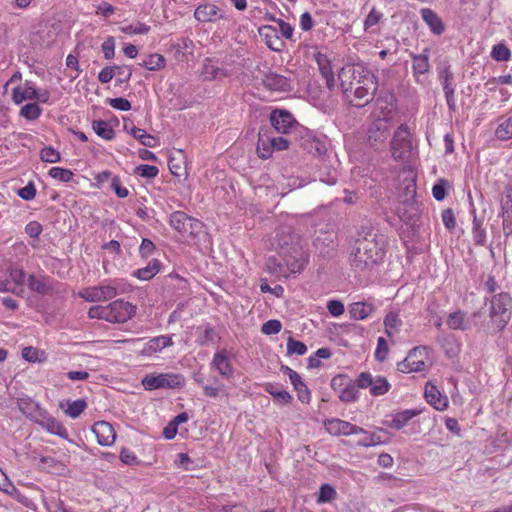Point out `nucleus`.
I'll use <instances>...</instances> for the list:
<instances>
[{
  "label": "nucleus",
  "mask_w": 512,
  "mask_h": 512,
  "mask_svg": "<svg viewBox=\"0 0 512 512\" xmlns=\"http://www.w3.org/2000/svg\"><path fill=\"white\" fill-rule=\"evenodd\" d=\"M35 96H37V89L29 81L12 90V99L15 104H20L25 100H34Z\"/></svg>",
  "instance_id": "32"
},
{
  "label": "nucleus",
  "mask_w": 512,
  "mask_h": 512,
  "mask_svg": "<svg viewBox=\"0 0 512 512\" xmlns=\"http://www.w3.org/2000/svg\"><path fill=\"white\" fill-rule=\"evenodd\" d=\"M388 352L389 348L386 339L384 337H379L377 339V347L374 353L376 360L383 362L387 358Z\"/></svg>",
  "instance_id": "60"
},
{
  "label": "nucleus",
  "mask_w": 512,
  "mask_h": 512,
  "mask_svg": "<svg viewBox=\"0 0 512 512\" xmlns=\"http://www.w3.org/2000/svg\"><path fill=\"white\" fill-rule=\"evenodd\" d=\"M202 75L205 80H213L219 77H223L226 74L223 69L212 64L211 61H207L203 66Z\"/></svg>",
  "instance_id": "50"
},
{
  "label": "nucleus",
  "mask_w": 512,
  "mask_h": 512,
  "mask_svg": "<svg viewBox=\"0 0 512 512\" xmlns=\"http://www.w3.org/2000/svg\"><path fill=\"white\" fill-rule=\"evenodd\" d=\"M412 132L407 123L400 124L390 141L391 156L395 161H407L413 150Z\"/></svg>",
  "instance_id": "6"
},
{
  "label": "nucleus",
  "mask_w": 512,
  "mask_h": 512,
  "mask_svg": "<svg viewBox=\"0 0 512 512\" xmlns=\"http://www.w3.org/2000/svg\"><path fill=\"white\" fill-rule=\"evenodd\" d=\"M383 324L385 328V334L389 338H392L400 331L403 322L397 312L390 311L385 315Z\"/></svg>",
  "instance_id": "36"
},
{
  "label": "nucleus",
  "mask_w": 512,
  "mask_h": 512,
  "mask_svg": "<svg viewBox=\"0 0 512 512\" xmlns=\"http://www.w3.org/2000/svg\"><path fill=\"white\" fill-rule=\"evenodd\" d=\"M412 58V70L415 76L416 82L420 83V76L430 71L429 63V49H424L421 54L411 53Z\"/></svg>",
  "instance_id": "24"
},
{
  "label": "nucleus",
  "mask_w": 512,
  "mask_h": 512,
  "mask_svg": "<svg viewBox=\"0 0 512 512\" xmlns=\"http://www.w3.org/2000/svg\"><path fill=\"white\" fill-rule=\"evenodd\" d=\"M290 382L297 392L298 399L302 403H309L311 400V392L307 385L302 381L301 376L298 373L290 374Z\"/></svg>",
  "instance_id": "37"
},
{
  "label": "nucleus",
  "mask_w": 512,
  "mask_h": 512,
  "mask_svg": "<svg viewBox=\"0 0 512 512\" xmlns=\"http://www.w3.org/2000/svg\"><path fill=\"white\" fill-rule=\"evenodd\" d=\"M327 432L334 436H349L353 434H367V431L359 426H356L348 421L338 418L327 419L324 422Z\"/></svg>",
  "instance_id": "15"
},
{
  "label": "nucleus",
  "mask_w": 512,
  "mask_h": 512,
  "mask_svg": "<svg viewBox=\"0 0 512 512\" xmlns=\"http://www.w3.org/2000/svg\"><path fill=\"white\" fill-rule=\"evenodd\" d=\"M374 76L363 63L345 65L338 74L343 96H350L349 93L357 86H372Z\"/></svg>",
  "instance_id": "3"
},
{
  "label": "nucleus",
  "mask_w": 512,
  "mask_h": 512,
  "mask_svg": "<svg viewBox=\"0 0 512 512\" xmlns=\"http://www.w3.org/2000/svg\"><path fill=\"white\" fill-rule=\"evenodd\" d=\"M421 16L435 35H441L444 32L445 26L441 18L433 10L424 8L421 10Z\"/></svg>",
  "instance_id": "33"
},
{
  "label": "nucleus",
  "mask_w": 512,
  "mask_h": 512,
  "mask_svg": "<svg viewBox=\"0 0 512 512\" xmlns=\"http://www.w3.org/2000/svg\"><path fill=\"white\" fill-rule=\"evenodd\" d=\"M336 490L330 484H322L319 489V494L317 497V503H328L331 502L336 497Z\"/></svg>",
  "instance_id": "49"
},
{
  "label": "nucleus",
  "mask_w": 512,
  "mask_h": 512,
  "mask_svg": "<svg viewBox=\"0 0 512 512\" xmlns=\"http://www.w3.org/2000/svg\"><path fill=\"white\" fill-rule=\"evenodd\" d=\"M263 85L272 91H287L290 88L289 80L282 75L270 72L262 80Z\"/></svg>",
  "instance_id": "30"
},
{
  "label": "nucleus",
  "mask_w": 512,
  "mask_h": 512,
  "mask_svg": "<svg viewBox=\"0 0 512 512\" xmlns=\"http://www.w3.org/2000/svg\"><path fill=\"white\" fill-rule=\"evenodd\" d=\"M427 352V347L418 346L411 349L407 357L397 364L398 371L402 373L420 372L425 368V362L422 358Z\"/></svg>",
  "instance_id": "14"
},
{
  "label": "nucleus",
  "mask_w": 512,
  "mask_h": 512,
  "mask_svg": "<svg viewBox=\"0 0 512 512\" xmlns=\"http://www.w3.org/2000/svg\"><path fill=\"white\" fill-rule=\"evenodd\" d=\"M512 208V186L507 185L503 192L501 199V210L502 213Z\"/></svg>",
  "instance_id": "64"
},
{
  "label": "nucleus",
  "mask_w": 512,
  "mask_h": 512,
  "mask_svg": "<svg viewBox=\"0 0 512 512\" xmlns=\"http://www.w3.org/2000/svg\"><path fill=\"white\" fill-rule=\"evenodd\" d=\"M442 347L445 349L446 355L449 358L456 357L460 351L459 345L453 336L446 337Z\"/></svg>",
  "instance_id": "57"
},
{
  "label": "nucleus",
  "mask_w": 512,
  "mask_h": 512,
  "mask_svg": "<svg viewBox=\"0 0 512 512\" xmlns=\"http://www.w3.org/2000/svg\"><path fill=\"white\" fill-rule=\"evenodd\" d=\"M8 279L13 282L16 287H23V285L27 283L26 274L22 269H10Z\"/></svg>",
  "instance_id": "59"
},
{
  "label": "nucleus",
  "mask_w": 512,
  "mask_h": 512,
  "mask_svg": "<svg viewBox=\"0 0 512 512\" xmlns=\"http://www.w3.org/2000/svg\"><path fill=\"white\" fill-rule=\"evenodd\" d=\"M86 408L87 402L85 401V399L68 401V407L65 409V413L72 419H76L84 412Z\"/></svg>",
  "instance_id": "47"
},
{
  "label": "nucleus",
  "mask_w": 512,
  "mask_h": 512,
  "mask_svg": "<svg viewBox=\"0 0 512 512\" xmlns=\"http://www.w3.org/2000/svg\"><path fill=\"white\" fill-rule=\"evenodd\" d=\"M210 365L224 379H231L234 375V368L226 349L217 350L213 355Z\"/></svg>",
  "instance_id": "18"
},
{
  "label": "nucleus",
  "mask_w": 512,
  "mask_h": 512,
  "mask_svg": "<svg viewBox=\"0 0 512 512\" xmlns=\"http://www.w3.org/2000/svg\"><path fill=\"white\" fill-rule=\"evenodd\" d=\"M269 120L274 130L281 134H290L299 127V123L294 116L285 109L271 111Z\"/></svg>",
  "instance_id": "11"
},
{
  "label": "nucleus",
  "mask_w": 512,
  "mask_h": 512,
  "mask_svg": "<svg viewBox=\"0 0 512 512\" xmlns=\"http://www.w3.org/2000/svg\"><path fill=\"white\" fill-rule=\"evenodd\" d=\"M0 292L2 293H12L16 296L23 297L25 293L24 287H16L13 282L9 281L8 278L2 279L0 278Z\"/></svg>",
  "instance_id": "53"
},
{
  "label": "nucleus",
  "mask_w": 512,
  "mask_h": 512,
  "mask_svg": "<svg viewBox=\"0 0 512 512\" xmlns=\"http://www.w3.org/2000/svg\"><path fill=\"white\" fill-rule=\"evenodd\" d=\"M375 310V304L371 300L354 302L349 306L350 317L354 320H365L371 316Z\"/></svg>",
  "instance_id": "25"
},
{
  "label": "nucleus",
  "mask_w": 512,
  "mask_h": 512,
  "mask_svg": "<svg viewBox=\"0 0 512 512\" xmlns=\"http://www.w3.org/2000/svg\"><path fill=\"white\" fill-rule=\"evenodd\" d=\"M172 336L173 335H160L151 338L148 342L145 343L142 354L150 356L157 352H161L164 348L172 346Z\"/></svg>",
  "instance_id": "26"
},
{
  "label": "nucleus",
  "mask_w": 512,
  "mask_h": 512,
  "mask_svg": "<svg viewBox=\"0 0 512 512\" xmlns=\"http://www.w3.org/2000/svg\"><path fill=\"white\" fill-rule=\"evenodd\" d=\"M485 302L490 303L489 317L499 331H502L511 319L512 296L508 292H499L490 298L485 297Z\"/></svg>",
  "instance_id": "5"
},
{
  "label": "nucleus",
  "mask_w": 512,
  "mask_h": 512,
  "mask_svg": "<svg viewBox=\"0 0 512 512\" xmlns=\"http://www.w3.org/2000/svg\"><path fill=\"white\" fill-rule=\"evenodd\" d=\"M447 325L452 330H467L468 323L465 319V314L458 310L449 314L447 318Z\"/></svg>",
  "instance_id": "43"
},
{
  "label": "nucleus",
  "mask_w": 512,
  "mask_h": 512,
  "mask_svg": "<svg viewBox=\"0 0 512 512\" xmlns=\"http://www.w3.org/2000/svg\"><path fill=\"white\" fill-rule=\"evenodd\" d=\"M378 86V79L374 76L372 86H357L349 93L350 96H344V98L352 106L362 108L372 101L376 91L378 90Z\"/></svg>",
  "instance_id": "12"
},
{
  "label": "nucleus",
  "mask_w": 512,
  "mask_h": 512,
  "mask_svg": "<svg viewBox=\"0 0 512 512\" xmlns=\"http://www.w3.org/2000/svg\"><path fill=\"white\" fill-rule=\"evenodd\" d=\"M357 386L360 389L369 388V392L372 396H382L386 394L391 385L386 377L384 376H373L369 372H361L357 377Z\"/></svg>",
  "instance_id": "9"
},
{
  "label": "nucleus",
  "mask_w": 512,
  "mask_h": 512,
  "mask_svg": "<svg viewBox=\"0 0 512 512\" xmlns=\"http://www.w3.org/2000/svg\"><path fill=\"white\" fill-rule=\"evenodd\" d=\"M424 396L426 401L436 410L442 411L448 406V398L441 395L435 385L426 384Z\"/></svg>",
  "instance_id": "29"
},
{
  "label": "nucleus",
  "mask_w": 512,
  "mask_h": 512,
  "mask_svg": "<svg viewBox=\"0 0 512 512\" xmlns=\"http://www.w3.org/2000/svg\"><path fill=\"white\" fill-rule=\"evenodd\" d=\"M282 329V324L277 319H271L262 325L261 331L266 335L278 334Z\"/></svg>",
  "instance_id": "62"
},
{
  "label": "nucleus",
  "mask_w": 512,
  "mask_h": 512,
  "mask_svg": "<svg viewBox=\"0 0 512 512\" xmlns=\"http://www.w3.org/2000/svg\"><path fill=\"white\" fill-rule=\"evenodd\" d=\"M92 129L104 140L110 141L115 137V132L112 126L104 120H94L92 122Z\"/></svg>",
  "instance_id": "40"
},
{
  "label": "nucleus",
  "mask_w": 512,
  "mask_h": 512,
  "mask_svg": "<svg viewBox=\"0 0 512 512\" xmlns=\"http://www.w3.org/2000/svg\"><path fill=\"white\" fill-rule=\"evenodd\" d=\"M273 146L271 144V135L267 132H259L257 142V153L262 159H268L273 153Z\"/></svg>",
  "instance_id": "39"
},
{
  "label": "nucleus",
  "mask_w": 512,
  "mask_h": 512,
  "mask_svg": "<svg viewBox=\"0 0 512 512\" xmlns=\"http://www.w3.org/2000/svg\"><path fill=\"white\" fill-rule=\"evenodd\" d=\"M198 338L200 344L202 345L214 344L219 339L215 332V329L210 324H205L199 327Z\"/></svg>",
  "instance_id": "46"
},
{
  "label": "nucleus",
  "mask_w": 512,
  "mask_h": 512,
  "mask_svg": "<svg viewBox=\"0 0 512 512\" xmlns=\"http://www.w3.org/2000/svg\"><path fill=\"white\" fill-rule=\"evenodd\" d=\"M313 57L319 67L321 75L326 81V85L329 90H333L335 87V78L331 66L330 58L323 52L317 50L314 52Z\"/></svg>",
  "instance_id": "20"
},
{
  "label": "nucleus",
  "mask_w": 512,
  "mask_h": 512,
  "mask_svg": "<svg viewBox=\"0 0 512 512\" xmlns=\"http://www.w3.org/2000/svg\"><path fill=\"white\" fill-rule=\"evenodd\" d=\"M438 79L443 92L455 90L454 76L448 63H442L437 67Z\"/></svg>",
  "instance_id": "35"
},
{
  "label": "nucleus",
  "mask_w": 512,
  "mask_h": 512,
  "mask_svg": "<svg viewBox=\"0 0 512 512\" xmlns=\"http://www.w3.org/2000/svg\"><path fill=\"white\" fill-rule=\"evenodd\" d=\"M287 353L288 354H296V355H304L307 352V346L298 340L289 337L287 340Z\"/></svg>",
  "instance_id": "54"
},
{
  "label": "nucleus",
  "mask_w": 512,
  "mask_h": 512,
  "mask_svg": "<svg viewBox=\"0 0 512 512\" xmlns=\"http://www.w3.org/2000/svg\"><path fill=\"white\" fill-rule=\"evenodd\" d=\"M18 407L26 418L30 419L36 424H39L44 416L48 413V411L44 409L40 403L29 397L18 399Z\"/></svg>",
  "instance_id": "17"
},
{
  "label": "nucleus",
  "mask_w": 512,
  "mask_h": 512,
  "mask_svg": "<svg viewBox=\"0 0 512 512\" xmlns=\"http://www.w3.org/2000/svg\"><path fill=\"white\" fill-rule=\"evenodd\" d=\"M92 432L97 438V443L101 446H112L116 440L115 430L109 422H95L92 426Z\"/></svg>",
  "instance_id": "19"
},
{
  "label": "nucleus",
  "mask_w": 512,
  "mask_h": 512,
  "mask_svg": "<svg viewBox=\"0 0 512 512\" xmlns=\"http://www.w3.org/2000/svg\"><path fill=\"white\" fill-rule=\"evenodd\" d=\"M38 425L48 433L57 435L62 439H68L69 437V433L66 427L56 418L52 417L49 413L44 416Z\"/></svg>",
  "instance_id": "28"
},
{
  "label": "nucleus",
  "mask_w": 512,
  "mask_h": 512,
  "mask_svg": "<svg viewBox=\"0 0 512 512\" xmlns=\"http://www.w3.org/2000/svg\"><path fill=\"white\" fill-rule=\"evenodd\" d=\"M264 389L267 393L274 397L280 404H289L292 401L291 394L282 389L279 384L266 383Z\"/></svg>",
  "instance_id": "38"
},
{
  "label": "nucleus",
  "mask_w": 512,
  "mask_h": 512,
  "mask_svg": "<svg viewBox=\"0 0 512 512\" xmlns=\"http://www.w3.org/2000/svg\"><path fill=\"white\" fill-rule=\"evenodd\" d=\"M88 316L91 319H101L108 321L109 315H108V307L102 306V305H95L89 308L88 310Z\"/></svg>",
  "instance_id": "61"
},
{
  "label": "nucleus",
  "mask_w": 512,
  "mask_h": 512,
  "mask_svg": "<svg viewBox=\"0 0 512 512\" xmlns=\"http://www.w3.org/2000/svg\"><path fill=\"white\" fill-rule=\"evenodd\" d=\"M404 194V198L396 208V213L401 221L409 223L414 220L419 206L415 199L416 185L414 183L408 184L405 187Z\"/></svg>",
  "instance_id": "8"
},
{
  "label": "nucleus",
  "mask_w": 512,
  "mask_h": 512,
  "mask_svg": "<svg viewBox=\"0 0 512 512\" xmlns=\"http://www.w3.org/2000/svg\"><path fill=\"white\" fill-rule=\"evenodd\" d=\"M49 176L57 179L61 182H70L73 179V172L70 169L62 168V167H52L49 172Z\"/></svg>",
  "instance_id": "51"
},
{
  "label": "nucleus",
  "mask_w": 512,
  "mask_h": 512,
  "mask_svg": "<svg viewBox=\"0 0 512 512\" xmlns=\"http://www.w3.org/2000/svg\"><path fill=\"white\" fill-rule=\"evenodd\" d=\"M262 31H266V33L264 34L265 36H268L269 32H275L280 33L286 39H291L293 36L294 29L289 23L279 19L276 21V27L265 26L262 29Z\"/></svg>",
  "instance_id": "44"
},
{
  "label": "nucleus",
  "mask_w": 512,
  "mask_h": 512,
  "mask_svg": "<svg viewBox=\"0 0 512 512\" xmlns=\"http://www.w3.org/2000/svg\"><path fill=\"white\" fill-rule=\"evenodd\" d=\"M40 158L47 163H57L60 161V153L51 146L44 147L40 151Z\"/></svg>",
  "instance_id": "56"
},
{
  "label": "nucleus",
  "mask_w": 512,
  "mask_h": 512,
  "mask_svg": "<svg viewBox=\"0 0 512 512\" xmlns=\"http://www.w3.org/2000/svg\"><path fill=\"white\" fill-rule=\"evenodd\" d=\"M358 389L360 388L357 386V379L355 382L351 380L347 382V385L340 391L338 397L342 402H355L359 397Z\"/></svg>",
  "instance_id": "45"
},
{
  "label": "nucleus",
  "mask_w": 512,
  "mask_h": 512,
  "mask_svg": "<svg viewBox=\"0 0 512 512\" xmlns=\"http://www.w3.org/2000/svg\"><path fill=\"white\" fill-rule=\"evenodd\" d=\"M494 136L498 141H512V111L497 118Z\"/></svg>",
  "instance_id": "23"
},
{
  "label": "nucleus",
  "mask_w": 512,
  "mask_h": 512,
  "mask_svg": "<svg viewBox=\"0 0 512 512\" xmlns=\"http://www.w3.org/2000/svg\"><path fill=\"white\" fill-rule=\"evenodd\" d=\"M26 285L31 291L41 295H49L53 291L51 278L44 275H28Z\"/></svg>",
  "instance_id": "22"
},
{
  "label": "nucleus",
  "mask_w": 512,
  "mask_h": 512,
  "mask_svg": "<svg viewBox=\"0 0 512 512\" xmlns=\"http://www.w3.org/2000/svg\"><path fill=\"white\" fill-rule=\"evenodd\" d=\"M337 235L333 231H319L313 239V246L320 254L326 255L334 250Z\"/></svg>",
  "instance_id": "21"
},
{
  "label": "nucleus",
  "mask_w": 512,
  "mask_h": 512,
  "mask_svg": "<svg viewBox=\"0 0 512 512\" xmlns=\"http://www.w3.org/2000/svg\"><path fill=\"white\" fill-rule=\"evenodd\" d=\"M376 119H384L387 122L393 119L397 111L395 95L391 92H380L376 99Z\"/></svg>",
  "instance_id": "16"
},
{
  "label": "nucleus",
  "mask_w": 512,
  "mask_h": 512,
  "mask_svg": "<svg viewBox=\"0 0 512 512\" xmlns=\"http://www.w3.org/2000/svg\"><path fill=\"white\" fill-rule=\"evenodd\" d=\"M107 307L110 323H125L136 313L135 305L121 299L111 302Z\"/></svg>",
  "instance_id": "13"
},
{
  "label": "nucleus",
  "mask_w": 512,
  "mask_h": 512,
  "mask_svg": "<svg viewBox=\"0 0 512 512\" xmlns=\"http://www.w3.org/2000/svg\"><path fill=\"white\" fill-rule=\"evenodd\" d=\"M161 262L158 259H152L145 267L133 271L132 276L141 281L151 280L161 269Z\"/></svg>",
  "instance_id": "34"
},
{
  "label": "nucleus",
  "mask_w": 512,
  "mask_h": 512,
  "mask_svg": "<svg viewBox=\"0 0 512 512\" xmlns=\"http://www.w3.org/2000/svg\"><path fill=\"white\" fill-rule=\"evenodd\" d=\"M491 57L496 61H508L511 58L510 49L502 43L493 46Z\"/></svg>",
  "instance_id": "52"
},
{
  "label": "nucleus",
  "mask_w": 512,
  "mask_h": 512,
  "mask_svg": "<svg viewBox=\"0 0 512 512\" xmlns=\"http://www.w3.org/2000/svg\"><path fill=\"white\" fill-rule=\"evenodd\" d=\"M387 241L371 227H361L349 247V264L356 273L371 271L385 258Z\"/></svg>",
  "instance_id": "1"
},
{
  "label": "nucleus",
  "mask_w": 512,
  "mask_h": 512,
  "mask_svg": "<svg viewBox=\"0 0 512 512\" xmlns=\"http://www.w3.org/2000/svg\"><path fill=\"white\" fill-rule=\"evenodd\" d=\"M421 413L418 409H406L395 413L392 419L388 422V427L396 430H400L405 427L408 422L415 416Z\"/></svg>",
  "instance_id": "31"
},
{
  "label": "nucleus",
  "mask_w": 512,
  "mask_h": 512,
  "mask_svg": "<svg viewBox=\"0 0 512 512\" xmlns=\"http://www.w3.org/2000/svg\"><path fill=\"white\" fill-rule=\"evenodd\" d=\"M145 390L178 389L185 385V378L179 373H150L142 379Z\"/></svg>",
  "instance_id": "7"
},
{
  "label": "nucleus",
  "mask_w": 512,
  "mask_h": 512,
  "mask_svg": "<svg viewBox=\"0 0 512 512\" xmlns=\"http://www.w3.org/2000/svg\"><path fill=\"white\" fill-rule=\"evenodd\" d=\"M42 109L37 103L24 105L20 110V116L27 120H36L41 116Z\"/></svg>",
  "instance_id": "48"
},
{
  "label": "nucleus",
  "mask_w": 512,
  "mask_h": 512,
  "mask_svg": "<svg viewBox=\"0 0 512 512\" xmlns=\"http://www.w3.org/2000/svg\"><path fill=\"white\" fill-rule=\"evenodd\" d=\"M126 292L127 285L122 279H110L79 291L78 296L87 302H103Z\"/></svg>",
  "instance_id": "4"
},
{
  "label": "nucleus",
  "mask_w": 512,
  "mask_h": 512,
  "mask_svg": "<svg viewBox=\"0 0 512 512\" xmlns=\"http://www.w3.org/2000/svg\"><path fill=\"white\" fill-rule=\"evenodd\" d=\"M135 173L143 178L153 179L158 175L159 170L156 166L141 164L135 168Z\"/></svg>",
  "instance_id": "58"
},
{
  "label": "nucleus",
  "mask_w": 512,
  "mask_h": 512,
  "mask_svg": "<svg viewBox=\"0 0 512 512\" xmlns=\"http://www.w3.org/2000/svg\"><path fill=\"white\" fill-rule=\"evenodd\" d=\"M140 65L149 71H158L166 66V59L158 53L149 54Z\"/></svg>",
  "instance_id": "42"
},
{
  "label": "nucleus",
  "mask_w": 512,
  "mask_h": 512,
  "mask_svg": "<svg viewBox=\"0 0 512 512\" xmlns=\"http://www.w3.org/2000/svg\"><path fill=\"white\" fill-rule=\"evenodd\" d=\"M389 122L384 119H374L367 129V142L374 150H381L389 136Z\"/></svg>",
  "instance_id": "10"
},
{
  "label": "nucleus",
  "mask_w": 512,
  "mask_h": 512,
  "mask_svg": "<svg viewBox=\"0 0 512 512\" xmlns=\"http://www.w3.org/2000/svg\"><path fill=\"white\" fill-rule=\"evenodd\" d=\"M194 17L200 22H214L222 18L221 11L218 6L211 3L199 5L194 11Z\"/></svg>",
  "instance_id": "27"
},
{
  "label": "nucleus",
  "mask_w": 512,
  "mask_h": 512,
  "mask_svg": "<svg viewBox=\"0 0 512 512\" xmlns=\"http://www.w3.org/2000/svg\"><path fill=\"white\" fill-rule=\"evenodd\" d=\"M121 31L127 35L147 34L150 27L144 23L138 22L137 24H129L121 27Z\"/></svg>",
  "instance_id": "55"
},
{
  "label": "nucleus",
  "mask_w": 512,
  "mask_h": 512,
  "mask_svg": "<svg viewBox=\"0 0 512 512\" xmlns=\"http://www.w3.org/2000/svg\"><path fill=\"white\" fill-rule=\"evenodd\" d=\"M169 224L184 239L201 242L208 238L204 223L184 211L172 212L169 216Z\"/></svg>",
  "instance_id": "2"
},
{
  "label": "nucleus",
  "mask_w": 512,
  "mask_h": 512,
  "mask_svg": "<svg viewBox=\"0 0 512 512\" xmlns=\"http://www.w3.org/2000/svg\"><path fill=\"white\" fill-rule=\"evenodd\" d=\"M130 134L145 147L153 148L156 146L157 139L134 124H131Z\"/></svg>",
  "instance_id": "41"
},
{
  "label": "nucleus",
  "mask_w": 512,
  "mask_h": 512,
  "mask_svg": "<svg viewBox=\"0 0 512 512\" xmlns=\"http://www.w3.org/2000/svg\"><path fill=\"white\" fill-rule=\"evenodd\" d=\"M113 69H115V76L117 75L119 78H118V82L120 83H127L131 76H132V69L130 66H127V65H122V66H118V65H114L113 66Z\"/></svg>",
  "instance_id": "63"
}]
</instances>
